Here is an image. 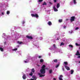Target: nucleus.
I'll use <instances>...</instances> for the list:
<instances>
[{
  "label": "nucleus",
  "instance_id": "obj_30",
  "mask_svg": "<svg viewBox=\"0 0 80 80\" xmlns=\"http://www.w3.org/2000/svg\"><path fill=\"white\" fill-rule=\"evenodd\" d=\"M69 46L70 47H71V48H73V46L72 45H69Z\"/></svg>",
  "mask_w": 80,
  "mask_h": 80
},
{
  "label": "nucleus",
  "instance_id": "obj_19",
  "mask_svg": "<svg viewBox=\"0 0 80 80\" xmlns=\"http://www.w3.org/2000/svg\"><path fill=\"white\" fill-rule=\"evenodd\" d=\"M58 61V60H57V59H55L54 60V62H55V63H57Z\"/></svg>",
  "mask_w": 80,
  "mask_h": 80
},
{
  "label": "nucleus",
  "instance_id": "obj_2",
  "mask_svg": "<svg viewBox=\"0 0 80 80\" xmlns=\"http://www.w3.org/2000/svg\"><path fill=\"white\" fill-rule=\"evenodd\" d=\"M31 16L32 17H35L36 18H38V17H39V16H38V14H31Z\"/></svg>",
  "mask_w": 80,
  "mask_h": 80
},
{
  "label": "nucleus",
  "instance_id": "obj_42",
  "mask_svg": "<svg viewBox=\"0 0 80 80\" xmlns=\"http://www.w3.org/2000/svg\"><path fill=\"white\" fill-rule=\"evenodd\" d=\"M2 14L3 15H4V13H3V12H2Z\"/></svg>",
  "mask_w": 80,
  "mask_h": 80
},
{
  "label": "nucleus",
  "instance_id": "obj_27",
  "mask_svg": "<svg viewBox=\"0 0 80 80\" xmlns=\"http://www.w3.org/2000/svg\"><path fill=\"white\" fill-rule=\"evenodd\" d=\"M76 46H80V44H78L77 43H76Z\"/></svg>",
  "mask_w": 80,
  "mask_h": 80
},
{
  "label": "nucleus",
  "instance_id": "obj_43",
  "mask_svg": "<svg viewBox=\"0 0 80 80\" xmlns=\"http://www.w3.org/2000/svg\"><path fill=\"white\" fill-rule=\"evenodd\" d=\"M49 3H50V4H52V2H50Z\"/></svg>",
  "mask_w": 80,
  "mask_h": 80
},
{
  "label": "nucleus",
  "instance_id": "obj_34",
  "mask_svg": "<svg viewBox=\"0 0 80 80\" xmlns=\"http://www.w3.org/2000/svg\"><path fill=\"white\" fill-rule=\"evenodd\" d=\"M43 0H39L38 2H42Z\"/></svg>",
  "mask_w": 80,
  "mask_h": 80
},
{
  "label": "nucleus",
  "instance_id": "obj_38",
  "mask_svg": "<svg viewBox=\"0 0 80 80\" xmlns=\"http://www.w3.org/2000/svg\"><path fill=\"white\" fill-rule=\"evenodd\" d=\"M24 62H25V63H28V62L26 61H24Z\"/></svg>",
  "mask_w": 80,
  "mask_h": 80
},
{
  "label": "nucleus",
  "instance_id": "obj_13",
  "mask_svg": "<svg viewBox=\"0 0 80 80\" xmlns=\"http://www.w3.org/2000/svg\"><path fill=\"white\" fill-rule=\"evenodd\" d=\"M63 22V20L62 19H59L58 20V22L59 23H62V22Z\"/></svg>",
  "mask_w": 80,
  "mask_h": 80
},
{
  "label": "nucleus",
  "instance_id": "obj_20",
  "mask_svg": "<svg viewBox=\"0 0 80 80\" xmlns=\"http://www.w3.org/2000/svg\"><path fill=\"white\" fill-rule=\"evenodd\" d=\"M40 62H41V63H42L43 62V59H41L40 61Z\"/></svg>",
  "mask_w": 80,
  "mask_h": 80
},
{
  "label": "nucleus",
  "instance_id": "obj_17",
  "mask_svg": "<svg viewBox=\"0 0 80 80\" xmlns=\"http://www.w3.org/2000/svg\"><path fill=\"white\" fill-rule=\"evenodd\" d=\"M42 5H47V3L45 2H44L42 4Z\"/></svg>",
  "mask_w": 80,
  "mask_h": 80
},
{
  "label": "nucleus",
  "instance_id": "obj_29",
  "mask_svg": "<svg viewBox=\"0 0 80 80\" xmlns=\"http://www.w3.org/2000/svg\"><path fill=\"white\" fill-rule=\"evenodd\" d=\"M13 51H16V50H17V48H16L13 49H12Z\"/></svg>",
  "mask_w": 80,
  "mask_h": 80
},
{
  "label": "nucleus",
  "instance_id": "obj_25",
  "mask_svg": "<svg viewBox=\"0 0 80 80\" xmlns=\"http://www.w3.org/2000/svg\"><path fill=\"white\" fill-rule=\"evenodd\" d=\"M29 75H30V76H32V75H33V73L32 72H31Z\"/></svg>",
  "mask_w": 80,
  "mask_h": 80
},
{
  "label": "nucleus",
  "instance_id": "obj_3",
  "mask_svg": "<svg viewBox=\"0 0 80 80\" xmlns=\"http://www.w3.org/2000/svg\"><path fill=\"white\" fill-rule=\"evenodd\" d=\"M75 16H72L70 20L71 22L75 21Z\"/></svg>",
  "mask_w": 80,
  "mask_h": 80
},
{
  "label": "nucleus",
  "instance_id": "obj_49",
  "mask_svg": "<svg viewBox=\"0 0 80 80\" xmlns=\"http://www.w3.org/2000/svg\"><path fill=\"white\" fill-rule=\"evenodd\" d=\"M79 49H80V47H79Z\"/></svg>",
  "mask_w": 80,
  "mask_h": 80
},
{
  "label": "nucleus",
  "instance_id": "obj_9",
  "mask_svg": "<svg viewBox=\"0 0 80 80\" xmlns=\"http://www.w3.org/2000/svg\"><path fill=\"white\" fill-rule=\"evenodd\" d=\"M76 55H77V56H78V55H80V52L78 51H77V52L75 54Z\"/></svg>",
  "mask_w": 80,
  "mask_h": 80
},
{
  "label": "nucleus",
  "instance_id": "obj_6",
  "mask_svg": "<svg viewBox=\"0 0 80 80\" xmlns=\"http://www.w3.org/2000/svg\"><path fill=\"white\" fill-rule=\"evenodd\" d=\"M38 75H39L40 77H45V75H43L42 74H40V73H38Z\"/></svg>",
  "mask_w": 80,
  "mask_h": 80
},
{
  "label": "nucleus",
  "instance_id": "obj_5",
  "mask_svg": "<svg viewBox=\"0 0 80 80\" xmlns=\"http://www.w3.org/2000/svg\"><path fill=\"white\" fill-rule=\"evenodd\" d=\"M62 78H63V75H60V77L58 78L59 80H63Z\"/></svg>",
  "mask_w": 80,
  "mask_h": 80
},
{
  "label": "nucleus",
  "instance_id": "obj_37",
  "mask_svg": "<svg viewBox=\"0 0 80 80\" xmlns=\"http://www.w3.org/2000/svg\"><path fill=\"white\" fill-rule=\"evenodd\" d=\"M25 23V22L23 21L22 22V24H24V23Z\"/></svg>",
  "mask_w": 80,
  "mask_h": 80
},
{
  "label": "nucleus",
  "instance_id": "obj_50",
  "mask_svg": "<svg viewBox=\"0 0 80 80\" xmlns=\"http://www.w3.org/2000/svg\"><path fill=\"white\" fill-rule=\"evenodd\" d=\"M79 63H80V61H79Z\"/></svg>",
  "mask_w": 80,
  "mask_h": 80
},
{
  "label": "nucleus",
  "instance_id": "obj_14",
  "mask_svg": "<svg viewBox=\"0 0 80 80\" xmlns=\"http://www.w3.org/2000/svg\"><path fill=\"white\" fill-rule=\"evenodd\" d=\"M59 7H60V4L58 3L57 6V8H58Z\"/></svg>",
  "mask_w": 80,
  "mask_h": 80
},
{
  "label": "nucleus",
  "instance_id": "obj_36",
  "mask_svg": "<svg viewBox=\"0 0 80 80\" xmlns=\"http://www.w3.org/2000/svg\"><path fill=\"white\" fill-rule=\"evenodd\" d=\"M54 2L55 3H56L57 2V0H54Z\"/></svg>",
  "mask_w": 80,
  "mask_h": 80
},
{
  "label": "nucleus",
  "instance_id": "obj_18",
  "mask_svg": "<svg viewBox=\"0 0 80 80\" xmlns=\"http://www.w3.org/2000/svg\"><path fill=\"white\" fill-rule=\"evenodd\" d=\"M64 63L65 65H68V62H64Z\"/></svg>",
  "mask_w": 80,
  "mask_h": 80
},
{
  "label": "nucleus",
  "instance_id": "obj_15",
  "mask_svg": "<svg viewBox=\"0 0 80 80\" xmlns=\"http://www.w3.org/2000/svg\"><path fill=\"white\" fill-rule=\"evenodd\" d=\"M18 43V44H19L20 45H21L22 43V42H20L19 41H18L17 42Z\"/></svg>",
  "mask_w": 80,
  "mask_h": 80
},
{
  "label": "nucleus",
  "instance_id": "obj_10",
  "mask_svg": "<svg viewBox=\"0 0 80 80\" xmlns=\"http://www.w3.org/2000/svg\"><path fill=\"white\" fill-rule=\"evenodd\" d=\"M48 25H49V26H51V25H52V22H50V21H49L48 22Z\"/></svg>",
  "mask_w": 80,
  "mask_h": 80
},
{
  "label": "nucleus",
  "instance_id": "obj_40",
  "mask_svg": "<svg viewBox=\"0 0 80 80\" xmlns=\"http://www.w3.org/2000/svg\"><path fill=\"white\" fill-rule=\"evenodd\" d=\"M6 43H7V42H4V45H6Z\"/></svg>",
  "mask_w": 80,
  "mask_h": 80
},
{
  "label": "nucleus",
  "instance_id": "obj_26",
  "mask_svg": "<svg viewBox=\"0 0 80 80\" xmlns=\"http://www.w3.org/2000/svg\"><path fill=\"white\" fill-rule=\"evenodd\" d=\"M7 15H8V14H10V11H8L7 12Z\"/></svg>",
  "mask_w": 80,
  "mask_h": 80
},
{
  "label": "nucleus",
  "instance_id": "obj_28",
  "mask_svg": "<svg viewBox=\"0 0 80 80\" xmlns=\"http://www.w3.org/2000/svg\"><path fill=\"white\" fill-rule=\"evenodd\" d=\"M53 47L55 48H57V47H56V46H55V44H53Z\"/></svg>",
  "mask_w": 80,
  "mask_h": 80
},
{
  "label": "nucleus",
  "instance_id": "obj_46",
  "mask_svg": "<svg viewBox=\"0 0 80 80\" xmlns=\"http://www.w3.org/2000/svg\"><path fill=\"white\" fill-rule=\"evenodd\" d=\"M62 70H63V71H64V68H63Z\"/></svg>",
  "mask_w": 80,
  "mask_h": 80
},
{
  "label": "nucleus",
  "instance_id": "obj_4",
  "mask_svg": "<svg viewBox=\"0 0 80 80\" xmlns=\"http://www.w3.org/2000/svg\"><path fill=\"white\" fill-rule=\"evenodd\" d=\"M26 37L27 38H28V39H33V38L30 36L27 35L26 36Z\"/></svg>",
  "mask_w": 80,
  "mask_h": 80
},
{
  "label": "nucleus",
  "instance_id": "obj_41",
  "mask_svg": "<svg viewBox=\"0 0 80 80\" xmlns=\"http://www.w3.org/2000/svg\"><path fill=\"white\" fill-rule=\"evenodd\" d=\"M66 26H64L63 27V28H66Z\"/></svg>",
  "mask_w": 80,
  "mask_h": 80
},
{
  "label": "nucleus",
  "instance_id": "obj_8",
  "mask_svg": "<svg viewBox=\"0 0 80 80\" xmlns=\"http://www.w3.org/2000/svg\"><path fill=\"white\" fill-rule=\"evenodd\" d=\"M53 9L55 12H57V11H58V9H56V8H55V6H53Z\"/></svg>",
  "mask_w": 80,
  "mask_h": 80
},
{
  "label": "nucleus",
  "instance_id": "obj_12",
  "mask_svg": "<svg viewBox=\"0 0 80 80\" xmlns=\"http://www.w3.org/2000/svg\"><path fill=\"white\" fill-rule=\"evenodd\" d=\"M32 78L34 80H37V78H36V77H35V76H32Z\"/></svg>",
  "mask_w": 80,
  "mask_h": 80
},
{
  "label": "nucleus",
  "instance_id": "obj_39",
  "mask_svg": "<svg viewBox=\"0 0 80 80\" xmlns=\"http://www.w3.org/2000/svg\"><path fill=\"white\" fill-rule=\"evenodd\" d=\"M68 19H66V22H67V21H68Z\"/></svg>",
  "mask_w": 80,
  "mask_h": 80
},
{
  "label": "nucleus",
  "instance_id": "obj_22",
  "mask_svg": "<svg viewBox=\"0 0 80 80\" xmlns=\"http://www.w3.org/2000/svg\"><path fill=\"white\" fill-rule=\"evenodd\" d=\"M62 45H64V43L62 42L61 43L60 46H62Z\"/></svg>",
  "mask_w": 80,
  "mask_h": 80
},
{
  "label": "nucleus",
  "instance_id": "obj_48",
  "mask_svg": "<svg viewBox=\"0 0 80 80\" xmlns=\"http://www.w3.org/2000/svg\"><path fill=\"white\" fill-rule=\"evenodd\" d=\"M18 47H19V46H18Z\"/></svg>",
  "mask_w": 80,
  "mask_h": 80
},
{
  "label": "nucleus",
  "instance_id": "obj_44",
  "mask_svg": "<svg viewBox=\"0 0 80 80\" xmlns=\"http://www.w3.org/2000/svg\"><path fill=\"white\" fill-rule=\"evenodd\" d=\"M31 80H34V79L31 78Z\"/></svg>",
  "mask_w": 80,
  "mask_h": 80
},
{
  "label": "nucleus",
  "instance_id": "obj_32",
  "mask_svg": "<svg viewBox=\"0 0 80 80\" xmlns=\"http://www.w3.org/2000/svg\"><path fill=\"white\" fill-rule=\"evenodd\" d=\"M73 2L74 4L76 3V0H73Z\"/></svg>",
  "mask_w": 80,
  "mask_h": 80
},
{
  "label": "nucleus",
  "instance_id": "obj_21",
  "mask_svg": "<svg viewBox=\"0 0 80 80\" xmlns=\"http://www.w3.org/2000/svg\"><path fill=\"white\" fill-rule=\"evenodd\" d=\"M49 73L50 74H51V73H52V70H49Z\"/></svg>",
  "mask_w": 80,
  "mask_h": 80
},
{
  "label": "nucleus",
  "instance_id": "obj_45",
  "mask_svg": "<svg viewBox=\"0 0 80 80\" xmlns=\"http://www.w3.org/2000/svg\"><path fill=\"white\" fill-rule=\"evenodd\" d=\"M53 80H56V79H55V78H53Z\"/></svg>",
  "mask_w": 80,
  "mask_h": 80
},
{
  "label": "nucleus",
  "instance_id": "obj_23",
  "mask_svg": "<svg viewBox=\"0 0 80 80\" xmlns=\"http://www.w3.org/2000/svg\"><path fill=\"white\" fill-rule=\"evenodd\" d=\"M32 72H33V73H34V72H35V69H32Z\"/></svg>",
  "mask_w": 80,
  "mask_h": 80
},
{
  "label": "nucleus",
  "instance_id": "obj_33",
  "mask_svg": "<svg viewBox=\"0 0 80 80\" xmlns=\"http://www.w3.org/2000/svg\"><path fill=\"white\" fill-rule=\"evenodd\" d=\"M78 29H79V28H78V27H77L76 28L75 30H78Z\"/></svg>",
  "mask_w": 80,
  "mask_h": 80
},
{
  "label": "nucleus",
  "instance_id": "obj_7",
  "mask_svg": "<svg viewBox=\"0 0 80 80\" xmlns=\"http://www.w3.org/2000/svg\"><path fill=\"white\" fill-rule=\"evenodd\" d=\"M65 67L66 68L67 70H70V69L69 67H68V66L66 65L65 66Z\"/></svg>",
  "mask_w": 80,
  "mask_h": 80
},
{
  "label": "nucleus",
  "instance_id": "obj_16",
  "mask_svg": "<svg viewBox=\"0 0 80 80\" xmlns=\"http://www.w3.org/2000/svg\"><path fill=\"white\" fill-rule=\"evenodd\" d=\"M74 71L73 70H71V74H73V73Z\"/></svg>",
  "mask_w": 80,
  "mask_h": 80
},
{
  "label": "nucleus",
  "instance_id": "obj_35",
  "mask_svg": "<svg viewBox=\"0 0 80 80\" xmlns=\"http://www.w3.org/2000/svg\"><path fill=\"white\" fill-rule=\"evenodd\" d=\"M38 58H42V56H39L38 57Z\"/></svg>",
  "mask_w": 80,
  "mask_h": 80
},
{
  "label": "nucleus",
  "instance_id": "obj_1",
  "mask_svg": "<svg viewBox=\"0 0 80 80\" xmlns=\"http://www.w3.org/2000/svg\"><path fill=\"white\" fill-rule=\"evenodd\" d=\"M46 67V66L45 65H43L41 67V69L40 70V72H41V74H45V68Z\"/></svg>",
  "mask_w": 80,
  "mask_h": 80
},
{
  "label": "nucleus",
  "instance_id": "obj_11",
  "mask_svg": "<svg viewBox=\"0 0 80 80\" xmlns=\"http://www.w3.org/2000/svg\"><path fill=\"white\" fill-rule=\"evenodd\" d=\"M22 78L24 80H25L26 78V75H25V74H24L23 75Z\"/></svg>",
  "mask_w": 80,
  "mask_h": 80
},
{
  "label": "nucleus",
  "instance_id": "obj_47",
  "mask_svg": "<svg viewBox=\"0 0 80 80\" xmlns=\"http://www.w3.org/2000/svg\"><path fill=\"white\" fill-rule=\"evenodd\" d=\"M57 40H59V39H58V38L57 39Z\"/></svg>",
  "mask_w": 80,
  "mask_h": 80
},
{
  "label": "nucleus",
  "instance_id": "obj_24",
  "mask_svg": "<svg viewBox=\"0 0 80 80\" xmlns=\"http://www.w3.org/2000/svg\"><path fill=\"white\" fill-rule=\"evenodd\" d=\"M0 50L1 52H3V49L2 48H0Z\"/></svg>",
  "mask_w": 80,
  "mask_h": 80
},
{
  "label": "nucleus",
  "instance_id": "obj_31",
  "mask_svg": "<svg viewBox=\"0 0 80 80\" xmlns=\"http://www.w3.org/2000/svg\"><path fill=\"white\" fill-rule=\"evenodd\" d=\"M59 67V64H58L56 66V68H58Z\"/></svg>",
  "mask_w": 80,
  "mask_h": 80
}]
</instances>
